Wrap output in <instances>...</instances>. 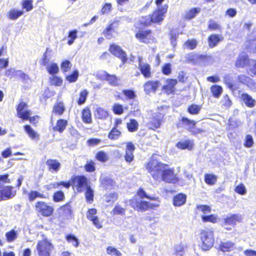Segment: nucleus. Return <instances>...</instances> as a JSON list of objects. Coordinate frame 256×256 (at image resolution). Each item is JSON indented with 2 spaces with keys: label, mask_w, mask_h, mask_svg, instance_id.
<instances>
[{
  "label": "nucleus",
  "mask_w": 256,
  "mask_h": 256,
  "mask_svg": "<svg viewBox=\"0 0 256 256\" xmlns=\"http://www.w3.org/2000/svg\"><path fill=\"white\" fill-rule=\"evenodd\" d=\"M95 158L102 162H104L108 160V155L102 150L98 152L95 156Z\"/></svg>",
  "instance_id": "obj_51"
},
{
  "label": "nucleus",
  "mask_w": 256,
  "mask_h": 256,
  "mask_svg": "<svg viewBox=\"0 0 256 256\" xmlns=\"http://www.w3.org/2000/svg\"><path fill=\"white\" fill-rule=\"evenodd\" d=\"M186 246L182 244H179L175 246L174 254L176 256L180 255L182 256L183 253L184 252Z\"/></svg>",
  "instance_id": "obj_61"
},
{
  "label": "nucleus",
  "mask_w": 256,
  "mask_h": 256,
  "mask_svg": "<svg viewBox=\"0 0 256 256\" xmlns=\"http://www.w3.org/2000/svg\"><path fill=\"white\" fill-rule=\"evenodd\" d=\"M6 237L7 242H12L17 238L16 232L14 230H12L6 232Z\"/></svg>",
  "instance_id": "obj_59"
},
{
  "label": "nucleus",
  "mask_w": 256,
  "mask_h": 256,
  "mask_svg": "<svg viewBox=\"0 0 256 256\" xmlns=\"http://www.w3.org/2000/svg\"><path fill=\"white\" fill-rule=\"evenodd\" d=\"M210 92L215 98H219L222 92V88L220 85L214 84L210 88Z\"/></svg>",
  "instance_id": "obj_44"
},
{
  "label": "nucleus",
  "mask_w": 256,
  "mask_h": 256,
  "mask_svg": "<svg viewBox=\"0 0 256 256\" xmlns=\"http://www.w3.org/2000/svg\"><path fill=\"white\" fill-rule=\"evenodd\" d=\"M62 79L56 76H53L49 78V84L50 86H60L62 84Z\"/></svg>",
  "instance_id": "obj_48"
},
{
  "label": "nucleus",
  "mask_w": 256,
  "mask_h": 256,
  "mask_svg": "<svg viewBox=\"0 0 256 256\" xmlns=\"http://www.w3.org/2000/svg\"><path fill=\"white\" fill-rule=\"evenodd\" d=\"M202 109V106L196 104H191L187 108V112L192 115L198 114Z\"/></svg>",
  "instance_id": "obj_46"
},
{
  "label": "nucleus",
  "mask_w": 256,
  "mask_h": 256,
  "mask_svg": "<svg viewBox=\"0 0 256 256\" xmlns=\"http://www.w3.org/2000/svg\"><path fill=\"white\" fill-rule=\"evenodd\" d=\"M66 239L68 242H71L74 247H78L79 242L78 238L74 235L68 234L66 236Z\"/></svg>",
  "instance_id": "obj_57"
},
{
  "label": "nucleus",
  "mask_w": 256,
  "mask_h": 256,
  "mask_svg": "<svg viewBox=\"0 0 256 256\" xmlns=\"http://www.w3.org/2000/svg\"><path fill=\"white\" fill-rule=\"evenodd\" d=\"M112 10V4L110 2H106L104 4L100 10V14L104 15L109 14Z\"/></svg>",
  "instance_id": "obj_58"
},
{
  "label": "nucleus",
  "mask_w": 256,
  "mask_h": 256,
  "mask_svg": "<svg viewBox=\"0 0 256 256\" xmlns=\"http://www.w3.org/2000/svg\"><path fill=\"white\" fill-rule=\"evenodd\" d=\"M138 26L134 25V26L138 29L135 34V38L139 40V42L144 44H149L154 40L152 36V31L150 29H144L140 28V26L138 24Z\"/></svg>",
  "instance_id": "obj_10"
},
{
  "label": "nucleus",
  "mask_w": 256,
  "mask_h": 256,
  "mask_svg": "<svg viewBox=\"0 0 256 256\" xmlns=\"http://www.w3.org/2000/svg\"><path fill=\"white\" fill-rule=\"evenodd\" d=\"M237 79L238 82L250 88H256V82L248 76L241 74L238 76Z\"/></svg>",
  "instance_id": "obj_19"
},
{
  "label": "nucleus",
  "mask_w": 256,
  "mask_h": 256,
  "mask_svg": "<svg viewBox=\"0 0 256 256\" xmlns=\"http://www.w3.org/2000/svg\"><path fill=\"white\" fill-rule=\"evenodd\" d=\"M244 49L250 52H256V37L246 40L244 44Z\"/></svg>",
  "instance_id": "obj_31"
},
{
  "label": "nucleus",
  "mask_w": 256,
  "mask_h": 256,
  "mask_svg": "<svg viewBox=\"0 0 256 256\" xmlns=\"http://www.w3.org/2000/svg\"><path fill=\"white\" fill-rule=\"evenodd\" d=\"M84 170L88 172H94L96 170L95 163L92 160L86 162L84 166Z\"/></svg>",
  "instance_id": "obj_54"
},
{
  "label": "nucleus",
  "mask_w": 256,
  "mask_h": 256,
  "mask_svg": "<svg viewBox=\"0 0 256 256\" xmlns=\"http://www.w3.org/2000/svg\"><path fill=\"white\" fill-rule=\"evenodd\" d=\"M101 79L107 81L112 86H117L120 84V78L115 74H110L106 71H103L100 76Z\"/></svg>",
  "instance_id": "obj_14"
},
{
  "label": "nucleus",
  "mask_w": 256,
  "mask_h": 256,
  "mask_svg": "<svg viewBox=\"0 0 256 256\" xmlns=\"http://www.w3.org/2000/svg\"><path fill=\"white\" fill-rule=\"evenodd\" d=\"M34 208L38 214L43 217H50L54 212V207L42 200L37 201L35 203Z\"/></svg>",
  "instance_id": "obj_8"
},
{
  "label": "nucleus",
  "mask_w": 256,
  "mask_h": 256,
  "mask_svg": "<svg viewBox=\"0 0 256 256\" xmlns=\"http://www.w3.org/2000/svg\"><path fill=\"white\" fill-rule=\"evenodd\" d=\"M32 0H22L21 2L22 8L26 12H30L33 9Z\"/></svg>",
  "instance_id": "obj_52"
},
{
  "label": "nucleus",
  "mask_w": 256,
  "mask_h": 256,
  "mask_svg": "<svg viewBox=\"0 0 256 256\" xmlns=\"http://www.w3.org/2000/svg\"><path fill=\"white\" fill-rule=\"evenodd\" d=\"M48 170L52 172L57 173L61 168L60 163L56 159L49 158L46 162Z\"/></svg>",
  "instance_id": "obj_21"
},
{
  "label": "nucleus",
  "mask_w": 256,
  "mask_h": 256,
  "mask_svg": "<svg viewBox=\"0 0 256 256\" xmlns=\"http://www.w3.org/2000/svg\"><path fill=\"white\" fill-rule=\"evenodd\" d=\"M217 176L212 174H206L204 176V180L208 185H214L217 181Z\"/></svg>",
  "instance_id": "obj_47"
},
{
  "label": "nucleus",
  "mask_w": 256,
  "mask_h": 256,
  "mask_svg": "<svg viewBox=\"0 0 256 256\" xmlns=\"http://www.w3.org/2000/svg\"><path fill=\"white\" fill-rule=\"evenodd\" d=\"M72 64L68 60L63 61L60 64V68L63 72H68L72 68Z\"/></svg>",
  "instance_id": "obj_63"
},
{
  "label": "nucleus",
  "mask_w": 256,
  "mask_h": 256,
  "mask_svg": "<svg viewBox=\"0 0 256 256\" xmlns=\"http://www.w3.org/2000/svg\"><path fill=\"white\" fill-rule=\"evenodd\" d=\"M65 110V107L62 102H57L53 107L52 112L56 114L62 116Z\"/></svg>",
  "instance_id": "obj_42"
},
{
  "label": "nucleus",
  "mask_w": 256,
  "mask_h": 256,
  "mask_svg": "<svg viewBox=\"0 0 256 256\" xmlns=\"http://www.w3.org/2000/svg\"><path fill=\"white\" fill-rule=\"evenodd\" d=\"M150 120L148 123L150 129L155 130L160 127L162 123L160 118L153 116Z\"/></svg>",
  "instance_id": "obj_36"
},
{
  "label": "nucleus",
  "mask_w": 256,
  "mask_h": 256,
  "mask_svg": "<svg viewBox=\"0 0 256 256\" xmlns=\"http://www.w3.org/2000/svg\"><path fill=\"white\" fill-rule=\"evenodd\" d=\"M208 29L210 31L220 32L222 30V26L218 22L210 19L208 21Z\"/></svg>",
  "instance_id": "obj_45"
},
{
  "label": "nucleus",
  "mask_w": 256,
  "mask_h": 256,
  "mask_svg": "<svg viewBox=\"0 0 256 256\" xmlns=\"http://www.w3.org/2000/svg\"><path fill=\"white\" fill-rule=\"evenodd\" d=\"M57 186H62L66 189H68L72 186L78 193L82 192L89 184L88 178L84 175L73 176L68 181H60Z\"/></svg>",
  "instance_id": "obj_4"
},
{
  "label": "nucleus",
  "mask_w": 256,
  "mask_h": 256,
  "mask_svg": "<svg viewBox=\"0 0 256 256\" xmlns=\"http://www.w3.org/2000/svg\"><path fill=\"white\" fill-rule=\"evenodd\" d=\"M81 117L84 123L90 124L92 122V113L89 106H86L82 110Z\"/></svg>",
  "instance_id": "obj_29"
},
{
  "label": "nucleus",
  "mask_w": 256,
  "mask_h": 256,
  "mask_svg": "<svg viewBox=\"0 0 256 256\" xmlns=\"http://www.w3.org/2000/svg\"><path fill=\"white\" fill-rule=\"evenodd\" d=\"M96 118L105 120L108 117V112L104 108L101 107L97 108L94 113Z\"/></svg>",
  "instance_id": "obj_33"
},
{
  "label": "nucleus",
  "mask_w": 256,
  "mask_h": 256,
  "mask_svg": "<svg viewBox=\"0 0 256 256\" xmlns=\"http://www.w3.org/2000/svg\"><path fill=\"white\" fill-rule=\"evenodd\" d=\"M201 9L199 7L192 8L186 10L183 16L184 20H190L194 18L200 12Z\"/></svg>",
  "instance_id": "obj_25"
},
{
  "label": "nucleus",
  "mask_w": 256,
  "mask_h": 256,
  "mask_svg": "<svg viewBox=\"0 0 256 256\" xmlns=\"http://www.w3.org/2000/svg\"><path fill=\"white\" fill-rule=\"evenodd\" d=\"M113 112L117 115H120L124 112V108L122 104H115L112 107Z\"/></svg>",
  "instance_id": "obj_62"
},
{
  "label": "nucleus",
  "mask_w": 256,
  "mask_h": 256,
  "mask_svg": "<svg viewBox=\"0 0 256 256\" xmlns=\"http://www.w3.org/2000/svg\"><path fill=\"white\" fill-rule=\"evenodd\" d=\"M60 214L64 217V220H68L72 218V210L71 202H68L58 208Z\"/></svg>",
  "instance_id": "obj_16"
},
{
  "label": "nucleus",
  "mask_w": 256,
  "mask_h": 256,
  "mask_svg": "<svg viewBox=\"0 0 256 256\" xmlns=\"http://www.w3.org/2000/svg\"><path fill=\"white\" fill-rule=\"evenodd\" d=\"M122 94L128 100H132L136 98V94L134 90L131 89L122 90Z\"/></svg>",
  "instance_id": "obj_53"
},
{
  "label": "nucleus",
  "mask_w": 256,
  "mask_h": 256,
  "mask_svg": "<svg viewBox=\"0 0 256 256\" xmlns=\"http://www.w3.org/2000/svg\"><path fill=\"white\" fill-rule=\"evenodd\" d=\"M88 92L86 89L81 90L78 94V98L76 100V103L78 105L81 106L84 104L88 98Z\"/></svg>",
  "instance_id": "obj_38"
},
{
  "label": "nucleus",
  "mask_w": 256,
  "mask_h": 256,
  "mask_svg": "<svg viewBox=\"0 0 256 256\" xmlns=\"http://www.w3.org/2000/svg\"><path fill=\"white\" fill-rule=\"evenodd\" d=\"M235 243L232 241L221 242L219 244V250L224 252H230L235 248Z\"/></svg>",
  "instance_id": "obj_26"
},
{
  "label": "nucleus",
  "mask_w": 256,
  "mask_h": 256,
  "mask_svg": "<svg viewBox=\"0 0 256 256\" xmlns=\"http://www.w3.org/2000/svg\"><path fill=\"white\" fill-rule=\"evenodd\" d=\"M176 146L178 150L190 151L194 148V142L193 140L187 138L180 140L176 144Z\"/></svg>",
  "instance_id": "obj_18"
},
{
  "label": "nucleus",
  "mask_w": 256,
  "mask_h": 256,
  "mask_svg": "<svg viewBox=\"0 0 256 256\" xmlns=\"http://www.w3.org/2000/svg\"><path fill=\"white\" fill-rule=\"evenodd\" d=\"M24 128L25 132L32 140H38L39 139V134L34 131L30 125H24Z\"/></svg>",
  "instance_id": "obj_35"
},
{
  "label": "nucleus",
  "mask_w": 256,
  "mask_h": 256,
  "mask_svg": "<svg viewBox=\"0 0 256 256\" xmlns=\"http://www.w3.org/2000/svg\"><path fill=\"white\" fill-rule=\"evenodd\" d=\"M112 215H124L126 209L120 205H116L112 212Z\"/></svg>",
  "instance_id": "obj_55"
},
{
  "label": "nucleus",
  "mask_w": 256,
  "mask_h": 256,
  "mask_svg": "<svg viewBox=\"0 0 256 256\" xmlns=\"http://www.w3.org/2000/svg\"><path fill=\"white\" fill-rule=\"evenodd\" d=\"M54 248L52 244L46 238L38 240L36 246L38 256H50Z\"/></svg>",
  "instance_id": "obj_7"
},
{
  "label": "nucleus",
  "mask_w": 256,
  "mask_h": 256,
  "mask_svg": "<svg viewBox=\"0 0 256 256\" xmlns=\"http://www.w3.org/2000/svg\"><path fill=\"white\" fill-rule=\"evenodd\" d=\"M199 246L203 251L209 250L214 246V234L213 230L210 228L202 229L199 234Z\"/></svg>",
  "instance_id": "obj_5"
},
{
  "label": "nucleus",
  "mask_w": 256,
  "mask_h": 256,
  "mask_svg": "<svg viewBox=\"0 0 256 256\" xmlns=\"http://www.w3.org/2000/svg\"><path fill=\"white\" fill-rule=\"evenodd\" d=\"M224 38L218 34H210L208 38V46L210 48L215 47L220 42L222 41Z\"/></svg>",
  "instance_id": "obj_24"
},
{
  "label": "nucleus",
  "mask_w": 256,
  "mask_h": 256,
  "mask_svg": "<svg viewBox=\"0 0 256 256\" xmlns=\"http://www.w3.org/2000/svg\"><path fill=\"white\" fill-rule=\"evenodd\" d=\"M28 198L30 202H33L37 198L46 199L49 198V194L40 193L37 190H30L28 194Z\"/></svg>",
  "instance_id": "obj_27"
},
{
  "label": "nucleus",
  "mask_w": 256,
  "mask_h": 256,
  "mask_svg": "<svg viewBox=\"0 0 256 256\" xmlns=\"http://www.w3.org/2000/svg\"><path fill=\"white\" fill-rule=\"evenodd\" d=\"M136 149V147L133 143L131 142H126V151L124 154V160H125L130 164L134 160V151Z\"/></svg>",
  "instance_id": "obj_15"
},
{
  "label": "nucleus",
  "mask_w": 256,
  "mask_h": 256,
  "mask_svg": "<svg viewBox=\"0 0 256 256\" xmlns=\"http://www.w3.org/2000/svg\"><path fill=\"white\" fill-rule=\"evenodd\" d=\"M154 156L145 164L146 169L152 178L156 181H164L168 184L178 182L180 179L174 172V168L154 158Z\"/></svg>",
  "instance_id": "obj_1"
},
{
  "label": "nucleus",
  "mask_w": 256,
  "mask_h": 256,
  "mask_svg": "<svg viewBox=\"0 0 256 256\" xmlns=\"http://www.w3.org/2000/svg\"><path fill=\"white\" fill-rule=\"evenodd\" d=\"M68 126V121L66 120L60 118L56 122L55 126L52 128V130L54 132L62 133L66 129Z\"/></svg>",
  "instance_id": "obj_23"
},
{
  "label": "nucleus",
  "mask_w": 256,
  "mask_h": 256,
  "mask_svg": "<svg viewBox=\"0 0 256 256\" xmlns=\"http://www.w3.org/2000/svg\"><path fill=\"white\" fill-rule=\"evenodd\" d=\"M84 190H86L84 196L87 203L91 204L94 202V190L89 185Z\"/></svg>",
  "instance_id": "obj_41"
},
{
  "label": "nucleus",
  "mask_w": 256,
  "mask_h": 256,
  "mask_svg": "<svg viewBox=\"0 0 256 256\" xmlns=\"http://www.w3.org/2000/svg\"><path fill=\"white\" fill-rule=\"evenodd\" d=\"M241 98L245 104L249 108H253L256 105V100L246 93L242 94Z\"/></svg>",
  "instance_id": "obj_37"
},
{
  "label": "nucleus",
  "mask_w": 256,
  "mask_h": 256,
  "mask_svg": "<svg viewBox=\"0 0 256 256\" xmlns=\"http://www.w3.org/2000/svg\"><path fill=\"white\" fill-rule=\"evenodd\" d=\"M166 84L162 88V90L167 95L174 94L176 90V86L178 84V80L175 78H168L166 80Z\"/></svg>",
  "instance_id": "obj_13"
},
{
  "label": "nucleus",
  "mask_w": 256,
  "mask_h": 256,
  "mask_svg": "<svg viewBox=\"0 0 256 256\" xmlns=\"http://www.w3.org/2000/svg\"><path fill=\"white\" fill-rule=\"evenodd\" d=\"M24 12L22 10L10 9L6 14V17L11 20H16L21 16Z\"/></svg>",
  "instance_id": "obj_30"
},
{
  "label": "nucleus",
  "mask_w": 256,
  "mask_h": 256,
  "mask_svg": "<svg viewBox=\"0 0 256 256\" xmlns=\"http://www.w3.org/2000/svg\"><path fill=\"white\" fill-rule=\"evenodd\" d=\"M242 220V216L239 214H232L230 216L226 217L224 219V225H230L234 226L237 222H240Z\"/></svg>",
  "instance_id": "obj_22"
},
{
  "label": "nucleus",
  "mask_w": 256,
  "mask_h": 256,
  "mask_svg": "<svg viewBox=\"0 0 256 256\" xmlns=\"http://www.w3.org/2000/svg\"><path fill=\"white\" fill-rule=\"evenodd\" d=\"M114 184V180L109 177L104 178L100 180V186L104 190H112Z\"/></svg>",
  "instance_id": "obj_34"
},
{
  "label": "nucleus",
  "mask_w": 256,
  "mask_h": 256,
  "mask_svg": "<svg viewBox=\"0 0 256 256\" xmlns=\"http://www.w3.org/2000/svg\"><path fill=\"white\" fill-rule=\"evenodd\" d=\"M28 105L26 102L21 100L16 106V112L18 117L22 120H28L30 123L36 126L40 120V116L38 115L30 116L31 112L27 110Z\"/></svg>",
  "instance_id": "obj_6"
},
{
  "label": "nucleus",
  "mask_w": 256,
  "mask_h": 256,
  "mask_svg": "<svg viewBox=\"0 0 256 256\" xmlns=\"http://www.w3.org/2000/svg\"><path fill=\"white\" fill-rule=\"evenodd\" d=\"M48 72L52 75H55L59 72V68L56 63H52L48 68Z\"/></svg>",
  "instance_id": "obj_56"
},
{
  "label": "nucleus",
  "mask_w": 256,
  "mask_h": 256,
  "mask_svg": "<svg viewBox=\"0 0 256 256\" xmlns=\"http://www.w3.org/2000/svg\"><path fill=\"white\" fill-rule=\"evenodd\" d=\"M168 9V5L164 4L161 7L156 8L148 16L142 17L143 20H140L138 24L142 26L146 27L152 24H160L164 20Z\"/></svg>",
  "instance_id": "obj_3"
},
{
  "label": "nucleus",
  "mask_w": 256,
  "mask_h": 256,
  "mask_svg": "<svg viewBox=\"0 0 256 256\" xmlns=\"http://www.w3.org/2000/svg\"><path fill=\"white\" fill-rule=\"evenodd\" d=\"M128 130L130 132H134L138 130V123L137 120L134 118L130 120L126 124Z\"/></svg>",
  "instance_id": "obj_40"
},
{
  "label": "nucleus",
  "mask_w": 256,
  "mask_h": 256,
  "mask_svg": "<svg viewBox=\"0 0 256 256\" xmlns=\"http://www.w3.org/2000/svg\"><path fill=\"white\" fill-rule=\"evenodd\" d=\"M122 136V132L118 128L114 127L110 130L108 134V138L112 140H118Z\"/></svg>",
  "instance_id": "obj_39"
},
{
  "label": "nucleus",
  "mask_w": 256,
  "mask_h": 256,
  "mask_svg": "<svg viewBox=\"0 0 256 256\" xmlns=\"http://www.w3.org/2000/svg\"><path fill=\"white\" fill-rule=\"evenodd\" d=\"M52 198L54 202H60L64 200L65 194L62 190H58L53 193Z\"/></svg>",
  "instance_id": "obj_43"
},
{
  "label": "nucleus",
  "mask_w": 256,
  "mask_h": 256,
  "mask_svg": "<svg viewBox=\"0 0 256 256\" xmlns=\"http://www.w3.org/2000/svg\"><path fill=\"white\" fill-rule=\"evenodd\" d=\"M160 85L158 80H148L144 84V92L148 94L152 92H155Z\"/></svg>",
  "instance_id": "obj_20"
},
{
  "label": "nucleus",
  "mask_w": 256,
  "mask_h": 256,
  "mask_svg": "<svg viewBox=\"0 0 256 256\" xmlns=\"http://www.w3.org/2000/svg\"><path fill=\"white\" fill-rule=\"evenodd\" d=\"M251 60L248 54L242 52L237 57L235 62V66L238 68H246L250 65Z\"/></svg>",
  "instance_id": "obj_12"
},
{
  "label": "nucleus",
  "mask_w": 256,
  "mask_h": 256,
  "mask_svg": "<svg viewBox=\"0 0 256 256\" xmlns=\"http://www.w3.org/2000/svg\"><path fill=\"white\" fill-rule=\"evenodd\" d=\"M186 196L182 193L176 195L173 198V204L174 206H180L184 204L186 202Z\"/></svg>",
  "instance_id": "obj_32"
},
{
  "label": "nucleus",
  "mask_w": 256,
  "mask_h": 256,
  "mask_svg": "<svg viewBox=\"0 0 256 256\" xmlns=\"http://www.w3.org/2000/svg\"><path fill=\"white\" fill-rule=\"evenodd\" d=\"M202 222H210L212 224H215L218 221V216L213 214H209L208 216L202 215L201 216Z\"/></svg>",
  "instance_id": "obj_49"
},
{
  "label": "nucleus",
  "mask_w": 256,
  "mask_h": 256,
  "mask_svg": "<svg viewBox=\"0 0 256 256\" xmlns=\"http://www.w3.org/2000/svg\"><path fill=\"white\" fill-rule=\"evenodd\" d=\"M119 20H114L110 23L108 26L104 30L102 34L106 38L110 39L113 37L112 33L114 32V29L118 28Z\"/></svg>",
  "instance_id": "obj_17"
},
{
  "label": "nucleus",
  "mask_w": 256,
  "mask_h": 256,
  "mask_svg": "<svg viewBox=\"0 0 256 256\" xmlns=\"http://www.w3.org/2000/svg\"><path fill=\"white\" fill-rule=\"evenodd\" d=\"M136 196L139 198L134 196L129 200L130 205L134 211L142 212L155 210L160 206L159 203H151L142 200L144 198H146L151 200L160 202L159 198L149 196L142 188L138 189Z\"/></svg>",
  "instance_id": "obj_2"
},
{
  "label": "nucleus",
  "mask_w": 256,
  "mask_h": 256,
  "mask_svg": "<svg viewBox=\"0 0 256 256\" xmlns=\"http://www.w3.org/2000/svg\"><path fill=\"white\" fill-rule=\"evenodd\" d=\"M108 254L114 256H121L122 253L116 248L112 246H108L106 248Z\"/></svg>",
  "instance_id": "obj_64"
},
{
  "label": "nucleus",
  "mask_w": 256,
  "mask_h": 256,
  "mask_svg": "<svg viewBox=\"0 0 256 256\" xmlns=\"http://www.w3.org/2000/svg\"><path fill=\"white\" fill-rule=\"evenodd\" d=\"M77 32L78 31L76 30H74L68 32V45H71L74 43V40L77 38Z\"/></svg>",
  "instance_id": "obj_60"
},
{
  "label": "nucleus",
  "mask_w": 256,
  "mask_h": 256,
  "mask_svg": "<svg viewBox=\"0 0 256 256\" xmlns=\"http://www.w3.org/2000/svg\"><path fill=\"white\" fill-rule=\"evenodd\" d=\"M138 68L145 78H148L152 76L151 68L148 64H140Z\"/></svg>",
  "instance_id": "obj_28"
},
{
  "label": "nucleus",
  "mask_w": 256,
  "mask_h": 256,
  "mask_svg": "<svg viewBox=\"0 0 256 256\" xmlns=\"http://www.w3.org/2000/svg\"><path fill=\"white\" fill-rule=\"evenodd\" d=\"M196 124V122L194 120H190L186 117H182L180 120V122L176 124V126L178 128L186 126V129L188 131L190 132L191 134L194 136L204 132L205 130L200 128L192 130V128H195Z\"/></svg>",
  "instance_id": "obj_9"
},
{
  "label": "nucleus",
  "mask_w": 256,
  "mask_h": 256,
  "mask_svg": "<svg viewBox=\"0 0 256 256\" xmlns=\"http://www.w3.org/2000/svg\"><path fill=\"white\" fill-rule=\"evenodd\" d=\"M198 45V42L194 38L188 39L186 40L184 44V46L189 50H192L196 48Z\"/></svg>",
  "instance_id": "obj_50"
},
{
  "label": "nucleus",
  "mask_w": 256,
  "mask_h": 256,
  "mask_svg": "<svg viewBox=\"0 0 256 256\" xmlns=\"http://www.w3.org/2000/svg\"><path fill=\"white\" fill-rule=\"evenodd\" d=\"M108 50L112 54L119 58L123 64L127 62L128 57L126 53L118 45L114 44H110Z\"/></svg>",
  "instance_id": "obj_11"
}]
</instances>
